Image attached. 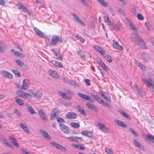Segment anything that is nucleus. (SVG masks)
Returning <instances> with one entry per match:
<instances>
[{
	"label": "nucleus",
	"mask_w": 154,
	"mask_h": 154,
	"mask_svg": "<svg viewBox=\"0 0 154 154\" xmlns=\"http://www.w3.org/2000/svg\"><path fill=\"white\" fill-rule=\"evenodd\" d=\"M66 138L68 140H71L73 142H76L78 141L79 140H81L82 138L80 137H75L74 136H71L67 137Z\"/></svg>",
	"instance_id": "nucleus-19"
},
{
	"label": "nucleus",
	"mask_w": 154,
	"mask_h": 154,
	"mask_svg": "<svg viewBox=\"0 0 154 154\" xmlns=\"http://www.w3.org/2000/svg\"><path fill=\"white\" fill-rule=\"evenodd\" d=\"M136 64L138 66L140 67L141 69H142L143 70H146V67L140 63L139 62H137V63H136Z\"/></svg>",
	"instance_id": "nucleus-41"
},
{
	"label": "nucleus",
	"mask_w": 154,
	"mask_h": 154,
	"mask_svg": "<svg viewBox=\"0 0 154 154\" xmlns=\"http://www.w3.org/2000/svg\"><path fill=\"white\" fill-rule=\"evenodd\" d=\"M137 32H135L131 34V38L134 41L136 42L137 45L140 47L143 48L145 49L147 48L145 46V43L144 42L143 40L140 38L137 34Z\"/></svg>",
	"instance_id": "nucleus-1"
},
{
	"label": "nucleus",
	"mask_w": 154,
	"mask_h": 154,
	"mask_svg": "<svg viewBox=\"0 0 154 154\" xmlns=\"http://www.w3.org/2000/svg\"><path fill=\"white\" fill-rule=\"evenodd\" d=\"M15 61L16 63L20 66H21L22 64H23V62L19 59L15 60Z\"/></svg>",
	"instance_id": "nucleus-48"
},
{
	"label": "nucleus",
	"mask_w": 154,
	"mask_h": 154,
	"mask_svg": "<svg viewBox=\"0 0 154 154\" xmlns=\"http://www.w3.org/2000/svg\"><path fill=\"white\" fill-rule=\"evenodd\" d=\"M94 96V99L97 101L99 103H102V102H103V100L100 97H99L97 95Z\"/></svg>",
	"instance_id": "nucleus-31"
},
{
	"label": "nucleus",
	"mask_w": 154,
	"mask_h": 154,
	"mask_svg": "<svg viewBox=\"0 0 154 154\" xmlns=\"http://www.w3.org/2000/svg\"><path fill=\"white\" fill-rule=\"evenodd\" d=\"M78 95L80 97L91 102H94V100L92 99L90 96L86 94L79 93L78 94Z\"/></svg>",
	"instance_id": "nucleus-6"
},
{
	"label": "nucleus",
	"mask_w": 154,
	"mask_h": 154,
	"mask_svg": "<svg viewBox=\"0 0 154 154\" xmlns=\"http://www.w3.org/2000/svg\"><path fill=\"white\" fill-rule=\"evenodd\" d=\"M50 143L53 147L59 150H60L62 152H65L67 150L66 149L61 145L58 144L55 142H51Z\"/></svg>",
	"instance_id": "nucleus-3"
},
{
	"label": "nucleus",
	"mask_w": 154,
	"mask_h": 154,
	"mask_svg": "<svg viewBox=\"0 0 154 154\" xmlns=\"http://www.w3.org/2000/svg\"><path fill=\"white\" fill-rule=\"evenodd\" d=\"M141 56L144 59L146 60L148 55L146 53H143L141 54Z\"/></svg>",
	"instance_id": "nucleus-51"
},
{
	"label": "nucleus",
	"mask_w": 154,
	"mask_h": 154,
	"mask_svg": "<svg viewBox=\"0 0 154 154\" xmlns=\"http://www.w3.org/2000/svg\"><path fill=\"white\" fill-rule=\"evenodd\" d=\"M118 12L121 14L123 16L125 15V13L123 10L121 8H119L118 9Z\"/></svg>",
	"instance_id": "nucleus-52"
},
{
	"label": "nucleus",
	"mask_w": 154,
	"mask_h": 154,
	"mask_svg": "<svg viewBox=\"0 0 154 154\" xmlns=\"http://www.w3.org/2000/svg\"><path fill=\"white\" fill-rule=\"evenodd\" d=\"M59 93L63 98H65L68 100H70L71 98V96H67L65 93L63 92L59 91Z\"/></svg>",
	"instance_id": "nucleus-23"
},
{
	"label": "nucleus",
	"mask_w": 154,
	"mask_h": 154,
	"mask_svg": "<svg viewBox=\"0 0 154 154\" xmlns=\"http://www.w3.org/2000/svg\"><path fill=\"white\" fill-rule=\"evenodd\" d=\"M81 134L83 135L90 137H93V135L92 133L88 131H83L82 132Z\"/></svg>",
	"instance_id": "nucleus-21"
},
{
	"label": "nucleus",
	"mask_w": 154,
	"mask_h": 154,
	"mask_svg": "<svg viewBox=\"0 0 154 154\" xmlns=\"http://www.w3.org/2000/svg\"><path fill=\"white\" fill-rule=\"evenodd\" d=\"M98 126L99 128L102 131L105 132L109 130L108 128L103 124L100 122L97 123Z\"/></svg>",
	"instance_id": "nucleus-10"
},
{
	"label": "nucleus",
	"mask_w": 154,
	"mask_h": 154,
	"mask_svg": "<svg viewBox=\"0 0 154 154\" xmlns=\"http://www.w3.org/2000/svg\"><path fill=\"white\" fill-rule=\"evenodd\" d=\"M60 40V37L58 35H55L52 36L51 38V44H55Z\"/></svg>",
	"instance_id": "nucleus-11"
},
{
	"label": "nucleus",
	"mask_w": 154,
	"mask_h": 154,
	"mask_svg": "<svg viewBox=\"0 0 154 154\" xmlns=\"http://www.w3.org/2000/svg\"><path fill=\"white\" fill-rule=\"evenodd\" d=\"M1 74L4 77L6 78H8L10 79L13 78L12 75L10 73L7 72L2 70L1 71Z\"/></svg>",
	"instance_id": "nucleus-16"
},
{
	"label": "nucleus",
	"mask_w": 154,
	"mask_h": 154,
	"mask_svg": "<svg viewBox=\"0 0 154 154\" xmlns=\"http://www.w3.org/2000/svg\"><path fill=\"white\" fill-rule=\"evenodd\" d=\"M97 1L104 7H107L108 5L104 0H97Z\"/></svg>",
	"instance_id": "nucleus-32"
},
{
	"label": "nucleus",
	"mask_w": 154,
	"mask_h": 154,
	"mask_svg": "<svg viewBox=\"0 0 154 154\" xmlns=\"http://www.w3.org/2000/svg\"><path fill=\"white\" fill-rule=\"evenodd\" d=\"M94 48L95 50H97L98 52L101 48L100 46L97 45H94Z\"/></svg>",
	"instance_id": "nucleus-57"
},
{
	"label": "nucleus",
	"mask_w": 154,
	"mask_h": 154,
	"mask_svg": "<svg viewBox=\"0 0 154 154\" xmlns=\"http://www.w3.org/2000/svg\"><path fill=\"white\" fill-rule=\"evenodd\" d=\"M99 61L100 62V65L102 66L103 68L106 70H107V67L105 64L101 61L100 60H99Z\"/></svg>",
	"instance_id": "nucleus-37"
},
{
	"label": "nucleus",
	"mask_w": 154,
	"mask_h": 154,
	"mask_svg": "<svg viewBox=\"0 0 154 154\" xmlns=\"http://www.w3.org/2000/svg\"><path fill=\"white\" fill-rule=\"evenodd\" d=\"M128 24L130 27L131 29L133 30L136 29V28L134 24L129 20L127 21Z\"/></svg>",
	"instance_id": "nucleus-33"
},
{
	"label": "nucleus",
	"mask_w": 154,
	"mask_h": 154,
	"mask_svg": "<svg viewBox=\"0 0 154 154\" xmlns=\"http://www.w3.org/2000/svg\"><path fill=\"white\" fill-rule=\"evenodd\" d=\"M68 82L72 86H75L77 87L79 86V85L78 84H76L75 81L72 80H69Z\"/></svg>",
	"instance_id": "nucleus-36"
},
{
	"label": "nucleus",
	"mask_w": 154,
	"mask_h": 154,
	"mask_svg": "<svg viewBox=\"0 0 154 154\" xmlns=\"http://www.w3.org/2000/svg\"><path fill=\"white\" fill-rule=\"evenodd\" d=\"M86 106L89 109L91 110H94L97 111V109L94 105L90 103H87L86 104Z\"/></svg>",
	"instance_id": "nucleus-18"
},
{
	"label": "nucleus",
	"mask_w": 154,
	"mask_h": 154,
	"mask_svg": "<svg viewBox=\"0 0 154 154\" xmlns=\"http://www.w3.org/2000/svg\"><path fill=\"white\" fill-rule=\"evenodd\" d=\"M76 108L78 110L81 114L84 115H86V113L84 110L79 105H77L76 106Z\"/></svg>",
	"instance_id": "nucleus-24"
},
{
	"label": "nucleus",
	"mask_w": 154,
	"mask_h": 154,
	"mask_svg": "<svg viewBox=\"0 0 154 154\" xmlns=\"http://www.w3.org/2000/svg\"><path fill=\"white\" fill-rule=\"evenodd\" d=\"M60 111L57 108H56L52 111L50 114V119L51 120L55 119L56 118L59 116Z\"/></svg>",
	"instance_id": "nucleus-4"
},
{
	"label": "nucleus",
	"mask_w": 154,
	"mask_h": 154,
	"mask_svg": "<svg viewBox=\"0 0 154 154\" xmlns=\"http://www.w3.org/2000/svg\"><path fill=\"white\" fill-rule=\"evenodd\" d=\"M38 112L42 119L44 121H47V119L45 116V113L42 109L40 110Z\"/></svg>",
	"instance_id": "nucleus-17"
},
{
	"label": "nucleus",
	"mask_w": 154,
	"mask_h": 154,
	"mask_svg": "<svg viewBox=\"0 0 154 154\" xmlns=\"http://www.w3.org/2000/svg\"><path fill=\"white\" fill-rule=\"evenodd\" d=\"M103 97L107 100L108 101H110V98L109 96L106 93L104 95Z\"/></svg>",
	"instance_id": "nucleus-55"
},
{
	"label": "nucleus",
	"mask_w": 154,
	"mask_h": 154,
	"mask_svg": "<svg viewBox=\"0 0 154 154\" xmlns=\"http://www.w3.org/2000/svg\"><path fill=\"white\" fill-rule=\"evenodd\" d=\"M34 30L35 33L39 37L42 38L46 37L45 35L37 28H34Z\"/></svg>",
	"instance_id": "nucleus-7"
},
{
	"label": "nucleus",
	"mask_w": 154,
	"mask_h": 154,
	"mask_svg": "<svg viewBox=\"0 0 154 154\" xmlns=\"http://www.w3.org/2000/svg\"><path fill=\"white\" fill-rule=\"evenodd\" d=\"M11 52H13L14 54L15 55L19 57L22 56V54L18 51H15L14 49H11Z\"/></svg>",
	"instance_id": "nucleus-34"
},
{
	"label": "nucleus",
	"mask_w": 154,
	"mask_h": 154,
	"mask_svg": "<svg viewBox=\"0 0 154 154\" xmlns=\"http://www.w3.org/2000/svg\"><path fill=\"white\" fill-rule=\"evenodd\" d=\"M129 130L130 131H131V133L133 134L134 135V136H137V134L136 133V132L134 131L133 129H131V128H130L129 129Z\"/></svg>",
	"instance_id": "nucleus-63"
},
{
	"label": "nucleus",
	"mask_w": 154,
	"mask_h": 154,
	"mask_svg": "<svg viewBox=\"0 0 154 154\" xmlns=\"http://www.w3.org/2000/svg\"><path fill=\"white\" fill-rule=\"evenodd\" d=\"M7 47L5 45L2 46L0 45V52H3L4 51L5 49H6Z\"/></svg>",
	"instance_id": "nucleus-54"
},
{
	"label": "nucleus",
	"mask_w": 154,
	"mask_h": 154,
	"mask_svg": "<svg viewBox=\"0 0 154 154\" xmlns=\"http://www.w3.org/2000/svg\"><path fill=\"white\" fill-rule=\"evenodd\" d=\"M20 126L26 133L27 134H29V130L26 125H24L22 122H20Z\"/></svg>",
	"instance_id": "nucleus-15"
},
{
	"label": "nucleus",
	"mask_w": 154,
	"mask_h": 154,
	"mask_svg": "<svg viewBox=\"0 0 154 154\" xmlns=\"http://www.w3.org/2000/svg\"><path fill=\"white\" fill-rule=\"evenodd\" d=\"M56 119H57V121L58 122H59L60 123H65V122L64 120L61 117H57Z\"/></svg>",
	"instance_id": "nucleus-44"
},
{
	"label": "nucleus",
	"mask_w": 154,
	"mask_h": 154,
	"mask_svg": "<svg viewBox=\"0 0 154 154\" xmlns=\"http://www.w3.org/2000/svg\"><path fill=\"white\" fill-rule=\"evenodd\" d=\"M85 82L88 86H90L91 85L90 83V80L88 79H85Z\"/></svg>",
	"instance_id": "nucleus-59"
},
{
	"label": "nucleus",
	"mask_w": 154,
	"mask_h": 154,
	"mask_svg": "<svg viewBox=\"0 0 154 154\" xmlns=\"http://www.w3.org/2000/svg\"><path fill=\"white\" fill-rule=\"evenodd\" d=\"M105 20L109 24L110 26L112 25V23L111 22V21L109 17H105L104 18Z\"/></svg>",
	"instance_id": "nucleus-47"
},
{
	"label": "nucleus",
	"mask_w": 154,
	"mask_h": 154,
	"mask_svg": "<svg viewBox=\"0 0 154 154\" xmlns=\"http://www.w3.org/2000/svg\"><path fill=\"white\" fill-rule=\"evenodd\" d=\"M28 110L30 112V113L32 114H36V113L35 112L33 109V108L30 106H28L27 107Z\"/></svg>",
	"instance_id": "nucleus-35"
},
{
	"label": "nucleus",
	"mask_w": 154,
	"mask_h": 154,
	"mask_svg": "<svg viewBox=\"0 0 154 154\" xmlns=\"http://www.w3.org/2000/svg\"><path fill=\"white\" fill-rule=\"evenodd\" d=\"M116 49H118L121 51L123 49L122 46L120 45L117 42H116Z\"/></svg>",
	"instance_id": "nucleus-39"
},
{
	"label": "nucleus",
	"mask_w": 154,
	"mask_h": 154,
	"mask_svg": "<svg viewBox=\"0 0 154 154\" xmlns=\"http://www.w3.org/2000/svg\"><path fill=\"white\" fill-rule=\"evenodd\" d=\"M118 111L124 117L127 118L128 120L131 119V118L125 112L121 110H119Z\"/></svg>",
	"instance_id": "nucleus-22"
},
{
	"label": "nucleus",
	"mask_w": 154,
	"mask_h": 154,
	"mask_svg": "<svg viewBox=\"0 0 154 154\" xmlns=\"http://www.w3.org/2000/svg\"><path fill=\"white\" fill-rule=\"evenodd\" d=\"M63 82H68L69 80L66 77H63L62 79Z\"/></svg>",
	"instance_id": "nucleus-64"
},
{
	"label": "nucleus",
	"mask_w": 154,
	"mask_h": 154,
	"mask_svg": "<svg viewBox=\"0 0 154 154\" xmlns=\"http://www.w3.org/2000/svg\"><path fill=\"white\" fill-rule=\"evenodd\" d=\"M51 63L54 66L59 68L62 67V64L61 63H60L59 62L56 61L54 60H52L51 61Z\"/></svg>",
	"instance_id": "nucleus-26"
},
{
	"label": "nucleus",
	"mask_w": 154,
	"mask_h": 154,
	"mask_svg": "<svg viewBox=\"0 0 154 154\" xmlns=\"http://www.w3.org/2000/svg\"><path fill=\"white\" fill-rule=\"evenodd\" d=\"M0 139L4 143L7 141L6 138L3 136H0Z\"/></svg>",
	"instance_id": "nucleus-58"
},
{
	"label": "nucleus",
	"mask_w": 154,
	"mask_h": 154,
	"mask_svg": "<svg viewBox=\"0 0 154 154\" xmlns=\"http://www.w3.org/2000/svg\"><path fill=\"white\" fill-rule=\"evenodd\" d=\"M49 74L54 78H58L59 77V75L57 72L54 70L50 69L49 70Z\"/></svg>",
	"instance_id": "nucleus-12"
},
{
	"label": "nucleus",
	"mask_w": 154,
	"mask_h": 154,
	"mask_svg": "<svg viewBox=\"0 0 154 154\" xmlns=\"http://www.w3.org/2000/svg\"><path fill=\"white\" fill-rule=\"evenodd\" d=\"M34 97L39 98L42 96V94L39 92L37 91L35 93Z\"/></svg>",
	"instance_id": "nucleus-40"
},
{
	"label": "nucleus",
	"mask_w": 154,
	"mask_h": 154,
	"mask_svg": "<svg viewBox=\"0 0 154 154\" xmlns=\"http://www.w3.org/2000/svg\"><path fill=\"white\" fill-rule=\"evenodd\" d=\"M147 137L151 142L154 143V136L151 134H148Z\"/></svg>",
	"instance_id": "nucleus-38"
},
{
	"label": "nucleus",
	"mask_w": 154,
	"mask_h": 154,
	"mask_svg": "<svg viewBox=\"0 0 154 154\" xmlns=\"http://www.w3.org/2000/svg\"><path fill=\"white\" fill-rule=\"evenodd\" d=\"M54 52L55 53L56 55L57 56V57L60 60H63V59L62 57V56L59 53H57L55 52V51H54Z\"/></svg>",
	"instance_id": "nucleus-53"
},
{
	"label": "nucleus",
	"mask_w": 154,
	"mask_h": 154,
	"mask_svg": "<svg viewBox=\"0 0 154 154\" xmlns=\"http://www.w3.org/2000/svg\"><path fill=\"white\" fill-rule=\"evenodd\" d=\"M60 129L64 133L68 134L69 133V128L67 126L63 124H60Z\"/></svg>",
	"instance_id": "nucleus-8"
},
{
	"label": "nucleus",
	"mask_w": 154,
	"mask_h": 154,
	"mask_svg": "<svg viewBox=\"0 0 154 154\" xmlns=\"http://www.w3.org/2000/svg\"><path fill=\"white\" fill-rule=\"evenodd\" d=\"M16 94L19 96L23 98L26 99L29 98V94L26 93L21 90H17L16 92Z\"/></svg>",
	"instance_id": "nucleus-5"
},
{
	"label": "nucleus",
	"mask_w": 154,
	"mask_h": 154,
	"mask_svg": "<svg viewBox=\"0 0 154 154\" xmlns=\"http://www.w3.org/2000/svg\"><path fill=\"white\" fill-rule=\"evenodd\" d=\"M13 145L17 147V148H18L20 147V146L19 144L18 143L17 141V140H16V141H15L13 143H12Z\"/></svg>",
	"instance_id": "nucleus-56"
},
{
	"label": "nucleus",
	"mask_w": 154,
	"mask_h": 154,
	"mask_svg": "<svg viewBox=\"0 0 154 154\" xmlns=\"http://www.w3.org/2000/svg\"><path fill=\"white\" fill-rule=\"evenodd\" d=\"M142 80L154 92V84L152 78H148V80L145 78H142Z\"/></svg>",
	"instance_id": "nucleus-2"
},
{
	"label": "nucleus",
	"mask_w": 154,
	"mask_h": 154,
	"mask_svg": "<svg viewBox=\"0 0 154 154\" xmlns=\"http://www.w3.org/2000/svg\"><path fill=\"white\" fill-rule=\"evenodd\" d=\"M13 72L16 75H18L19 77L20 76V72L17 70L12 69Z\"/></svg>",
	"instance_id": "nucleus-50"
},
{
	"label": "nucleus",
	"mask_w": 154,
	"mask_h": 154,
	"mask_svg": "<svg viewBox=\"0 0 154 154\" xmlns=\"http://www.w3.org/2000/svg\"><path fill=\"white\" fill-rule=\"evenodd\" d=\"M137 17L139 20H142L143 19V16L140 14H138L137 15Z\"/></svg>",
	"instance_id": "nucleus-60"
},
{
	"label": "nucleus",
	"mask_w": 154,
	"mask_h": 154,
	"mask_svg": "<svg viewBox=\"0 0 154 154\" xmlns=\"http://www.w3.org/2000/svg\"><path fill=\"white\" fill-rule=\"evenodd\" d=\"M29 81L27 79L23 80V85L21 89L23 90H26L29 87Z\"/></svg>",
	"instance_id": "nucleus-9"
},
{
	"label": "nucleus",
	"mask_w": 154,
	"mask_h": 154,
	"mask_svg": "<svg viewBox=\"0 0 154 154\" xmlns=\"http://www.w3.org/2000/svg\"><path fill=\"white\" fill-rule=\"evenodd\" d=\"M105 151L108 154H113L112 151L107 148H105Z\"/></svg>",
	"instance_id": "nucleus-49"
},
{
	"label": "nucleus",
	"mask_w": 154,
	"mask_h": 154,
	"mask_svg": "<svg viewBox=\"0 0 154 154\" xmlns=\"http://www.w3.org/2000/svg\"><path fill=\"white\" fill-rule=\"evenodd\" d=\"M15 101L20 106H22L23 104L24 103L23 101L20 98L15 97Z\"/></svg>",
	"instance_id": "nucleus-27"
},
{
	"label": "nucleus",
	"mask_w": 154,
	"mask_h": 154,
	"mask_svg": "<svg viewBox=\"0 0 154 154\" xmlns=\"http://www.w3.org/2000/svg\"><path fill=\"white\" fill-rule=\"evenodd\" d=\"M73 16L74 18L75 19V20L78 23H80V24L82 25L83 26H85V23L83 22L81 20L80 18L76 14H73Z\"/></svg>",
	"instance_id": "nucleus-20"
},
{
	"label": "nucleus",
	"mask_w": 154,
	"mask_h": 154,
	"mask_svg": "<svg viewBox=\"0 0 154 154\" xmlns=\"http://www.w3.org/2000/svg\"><path fill=\"white\" fill-rule=\"evenodd\" d=\"M66 116L68 119H72L76 118L77 116L75 113L72 112H69L66 113Z\"/></svg>",
	"instance_id": "nucleus-13"
},
{
	"label": "nucleus",
	"mask_w": 154,
	"mask_h": 154,
	"mask_svg": "<svg viewBox=\"0 0 154 154\" xmlns=\"http://www.w3.org/2000/svg\"><path fill=\"white\" fill-rule=\"evenodd\" d=\"M98 93L103 97L106 94L105 92L100 90L98 91Z\"/></svg>",
	"instance_id": "nucleus-61"
},
{
	"label": "nucleus",
	"mask_w": 154,
	"mask_h": 154,
	"mask_svg": "<svg viewBox=\"0 0 154 154\" xmlns=\"http://www.w3.org/2000/svg\"><path fill=\"white\" fill-rule=\"evenodd\" d=\"M40 132L42 134V135L44 136L45 139L48 140H50L51 139V137L50 136L47 132L45 131L42 130H40Z\"/></svg>",
	"instance_id": "nucleus-14"
},
{
	"label": "nucleus",
	"mask_w": 154,
	"mask_h": 154,
	"mask_svg": "<svg viewBox=\"0 0 154 154\" xmlns=\"http://www.w3.org/2000/svg\"><path fill=\"white\" fill-rule=\"evenodd\" d=\"M78 54L80 55L81 58H83L85 56L84 53L83 51L81 50L79 51L78 52Z\"/></svg>",
	"instance_id": "nucleus-45"
},
{
	"label": "nucleus",
	"mask_w": 154,
	"mask_h": 154,
	"mask_svg": "<svg viewBox=\"0 0 154 154\" xmlns=\"http://www.w3.org/2000/svg\"><path fill=\"white\" fill-rule=\"evenodd\" d=\"M74 37L77 39L79 40L81 42L83 43L85 41L84 38L81 37V36L78 35V34H75L74 35Z\"/></svg>",
	"instance_id": "nucleus-29"
},
{
	"label": "nucleus",
	"mask_w": 154,
	"mask_h": 154,
	"mask_svg": "<svg viewBox=\"0 0 154 154\" xmlns=\"http://www.w3.org/2000/svg\"><path fill=\"white\" fill-rule=\"evenodd\" d=\"M70 125L71 126L74 128H78L80 126V125L78 123L72 122Z\"/></svg>",
	"instance_id": "nucleus-42"
},
{
	"label": "nucleus",
	"mask_w": 154,
	"mask_h": 154,
	"mask_svg": "<svg viewBox=\"0 0 154 154\" xmlns=\"http://www.w3.org/2000/svg\"><path fill=\"white\" fill-rule=\"evenodd\" d=\"M134 141L135 145L136 146L140 148V149H143V146L139 143L138 142L135 140H134Z\"/></svg>",
	"instance_id": "nucleus-28"
},
{
	"label": "nucleus",
	"mask_w": 154,
	"mask_h": 154,
	"mask_svg": "<svg viewBox=\"0 0 154 154\" xmlns=\"http://www.w3.org/2000/svg\"><path fill=\"white\" fill-rule=\"evenodd\" d=\"M116 123H117L119 126H121L123 128H125L127 126V125L125 122L121 121L116 120Z\"/></svg>",
	"instance_id": "nucleus-25"
},
{
	"label": "nucleus",
	"mask_w": 154,
	"mask_h": 154,
	"mask_svg": "<svg viewBox=\"0 0 154 154\" xmlns=\"http://www.w3.org/2000/svg\"><path fill=\"white\" fill-rule=\"evenodd\" d=\"M103 105L108 109H110L111 108V106L106 102H104L103 101L102 102Z\"/></svg>",
	"instance_id": "nucleus-43"
},
{
	"label": "nucleus",
	"mask_w": 154,
	"mask_h": 154,
	"mask_svg": "<svg viewBox=\"0 0 154 154\" xmlns=\"http://www.w3.org/2000/svg\"><path fill=\"white\" fill-rule=\"evenodd\" d=\"M4 144H5L6 146L10 147L12 149H14L13 146L10 143L7 142V141Z\"/></svg>",
	"instance_id": "nucleus-46"
},
{
	"label": "nucleus",
	"mask_w": 154,
	"mask_h": 154,
	"mask_svg": "<svg viewBox=\"0 0 154 154\" xmlns=\"http://www.w3.org/2000/svg\"><path fill=\"white\" fill-rule=\"evenodd\" d=\"M23 11L26 13H28V11L27 8L24 6L22 8Z\"/></svg>",
	"instance_id": "nucleus-62"
},
{
	"label": "nucleus",
	"mask_w": 154,
	"mask_h": 154,
	"mask_svg": "<svg viewBox=\"0 0 154 154\" xmlns=\"http://www.w3.org/2000/svg\"><path fill=\"white\" fill-rule=\"evenodd\" d=\"M103 57L109 63L111 62L112 61V59L111 57L109 55L105 54L103 56Z\"/></svg>",
	"instance_id": "nucleus-30"
}]
</instances>
